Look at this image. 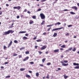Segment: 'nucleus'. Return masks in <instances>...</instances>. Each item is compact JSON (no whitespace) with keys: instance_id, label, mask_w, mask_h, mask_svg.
<instances>
[{"instance_id":"c03bdc74","label":"nucleus","mask_w":79,"mask_h":79,"mask_svg":"<svg viewBox=\"0 0 79 79\" xmlns=\"http://www.w3.org/2000/svg\"><path fill=\"white\" fill-rule=\"evenodd\" d=\"M72 26H73L72 25H69L68 26V27H71Z\"/></svg>"},{"instance_id":"f8f14e48","label":"nucleus","mask_w":79,"mask_h":79,"mask_svg":"<svg viewBox=\"0 0 79 79\" xmlns=\"http://www.w3.org/2000/svg\"><path fill=\"white\" fill-rule=\"evenodd\" d=\"M73 64L74 66H79V64L78 63H73Z\"/></svg>"},{"instance_id":"680f3d73","label":"nucleus","mask_w":79,"mask_h":79,"mask_svg":"<svg viewBox=\"0 0 79 79\" xmlns=\"http://www.w3.org/2000/svg\"><path fill=\"white\" fill-rule=\"evenodd\" d=\"M58 69L59 71H60V70H61V68H58Z\"/></svg>"},{"instance_id":"9b49d317","label":"nucleus","mask_w":79,"mask_h":79,"mask_svg":"<svg viewBox=\"0 0 79 79\" xmlns=\"http://www.w3.org/2000/svg\"><path fill=\"white\" fill-rule=\"evenodd\" d=\"M28 39V38H27V37L25 36H24L23 37V40H27V39Z\"/></svg>"},{"instance_id":"6e6552de","label":"nucleus","mask_w":79,"mask_h":79,"mask_svg":"<svg viewBox=\"0 0 79 79\" xmlns=\"http://www.w3.org/2000/svg\"><path fill=\"white\" fill-rule=\"evenodd\" d=\"M29 59V57L27 56L26 58L23 60V61H27V60Z\"/></svg>"},{"instance_id":"aec40b11","label":"nucleus","mask_w":79,"mask_h":79,"mask_svg":"<svg viewBox=\"0 0 79 79\" xmlns=\"http://www.w3.org/2000/svg\"><path fill=\"white\" fill-rule=\"evenodd\" d=\"M51 29H52V27H49L47 30V31H50V30H51Z\"/></svg>"},{"instance_id":"20e7f679","label":"nucleus","mask_w":79,"mask_h":79,"mask_svg":"<svg viewBox=\"0 0 79 79\" xmlns=\"http://www.w3.org/2000/svg\"><path fill=\"white\" fill-rule=\"evenodd\" d=\"M60 63H61L62 64V66H68L69 64L68 63H67V64L64 63V62H63V61H60Z\"/></svg>"},{"instance_id":"bb28decb","label":"nucleus","mask_w":79,"mask_h":79,"mask_svg":"<svg viewBox=\"0 0 79 79\" xmlns=\"http://www.w3.org/2000/svg\"><path fill=\"white\" fill-rule=\"evenodd\" d=\"M66 46H65V45H63L62 46H61V48H65Z\"/></svg>"},{"instance_id":"39448f33","label":"nucleus","mask_w":79,"mask_h":79,"mask_svg":"<svg viewBox=\"0 0 79 79\" xmlns=\"http://www.w3.org/2000/svg\"><path fill=\"white\" fill-rule=\"evenodd\" d=\"M72 8L73 10H77L78 8L76 6H73L72 7Z\"/></svg>"},{"instance_id":"09e8293b","label":"nucleus","mask_w":79,"mask_h":79,"mask_svg":"<svg viewBox=\"0 0 79 79\" xmlns=\"http://www.w3.org/2000/svg\"><path fill=\"white\" fill-rule=\"evenodd\" d=\"M27 12V9H25L23 11V12Z\"/></svg>"},{"instance_id":"de8ad7c7","label":"nucleus","mask_w":79,"mask_h":79,"mask_svg":"<svg viewBox=\"0 0 79 79\" xmlns=\"http://www.w3.org/2000/svg\"><path fill=\"white\" fill-rule=\"evenodd\" d=\"M37 47H38V46H35V49H37Z\"/></svg>"},{"instance_id":"3c124183","label":"nucleus","mask_w":79,"mask_h":79,"mask_svg":"<svg viewBox=\"0 0 79 79\" xmlns=\"http://www.w3.org/2000/svg\"><path fill=\"white\" fill-rule=\"evenodd\" d=\"M47 33L46 32H45L44 33H43V35H46Z\"/></svg>"},{"instance_id":"bf43d9fd","label":"nucleus","mask_w":79,"mask_h":79,"mask_svg":"<svg viewBox=\"0 0 79 79\" xmlns=\"http://www.w3.org/2000/svg\"><path fill=\"white\" fill-rule=\"evenodd\" d=\"M37 39V37H35V38H33V40H35Z\"/></svg>"},{"instance_id":"4d7b16f0","label":"nucleus","mask_w":79,"mask_h":79,"mask_svg":"<svg viewBox=\"0 0 79 79\" xmlns=\"http://www.w3.org/2000/svg\"><path fill=\"white\" fill-rule=\"evenodd\" d=\"M28 72H29V73H32V71H30V70H29L28 71Z\"/></svg>"},{"instance_id":"a211bd4d","label":"nucleus","mask_w":79,"mask_h":79,"mask_svg":"<svg viewBox=\"0 0 79 79\" xmlns=\"http://www.w3.org/2000/svg\"><path fill=\"white\" fill-rule=\"evenodd\" d=\"M44 23H45V21L43 20V21L42 23L41 24V25H44Z\"/></svg>"},{"instance_id":"0e129e2a","label":"nucleus","mask_w":79,"mask_h":79,"mask_svg":"<svg viewBox=\"0 0 79 79\" xmlns=\"http://www.w3.org/2000/svg\"><path fill=\"white\" fill-rule=\"evenodd\" d=\"M1 68H2V69H4V67H3V66H2L1 67Z\"/></svg>"},{"instance_id":"052dcab7","label":"nucleus","mask_w":79,"mask_h":79,"mask_svg":"<svg viewBox=\"0 0 79 79\" xmlns=\"http://www.w3.org/2000/svg\"><path fill=\"white\" fill-rule=\"evenodd\" d=\"M27 13H28V14H30L31 13V12L29 11H28L27 12Z\"/></svg>"},{"instance_id":"4c0bfd02","label":"nucleus","mask_w":79,"mask_h":79,"mask_svg":"<svg viewBox=\"0 0 79 79\" xmlns=\"http://www.w3.org/2000/svg\"><path fill=\"white\" fill-rule=\"evenodd\" d=\"M29 63H30L31 64H34V62H30Z\"/></svg>"},{"instance_id":"1a4fd4ad","label":"nucleus","mask_w":79,"mask_h":79,"mask_svg":"<svg viewBox=\"0 0 79 79\" xmlns=\"http://www.w3.org/2000/svg\"><path fill=\"white\" fill-rule=\"evenodd\" d=\"M59 49H57L54 50V53H56V52L58 53V52H59Z\"/></svg>"},{"instance_id":"79ce46f5","label":"nucleus","mask_w":79,"mask_h":79,"mask_svg":"<svg viewBox=\"0 0 79 79\" xmlns=\"http://www.w3.org/2000/svg\"><path fill=\"white\" fill-rule=\"evenodd\" d=\"M6 48V47L5 46H3V49L4 50H5Z\"/></svg>"},{"instance_id":"412c9836","label":"nucleus","mask_w":79,"mask_h":79,"mask_svg":"<svg viewBox=\"0 0 79 79\" xmlns=\"http://www.w3.org/2000/svg\"><path fill=\"white\" fill-rule=\"evenodd\" d=\"M32 18L33 19H36V16H35V15H33L32 17Z\"/></svg>"},{"instance_id":"e433bc0d","label":"nucleus","mask_w":79,"mask_h":79,"mask_svg":"<svg viewBox=\"0 0 79 79\" xmlns=\"http://www.w3.org/2000/svg\"><path fill=\"white\" fill-rule=\"evenodd\" d=\"M47 0H41L40 1L41 2H45V1H47Z\"/></svg>"},{"instance_id":"603ef678","label":"nucleus","mask_w":79,"mask_h":79,"mask_svg":"<svg viewBox=\"0 0 79 79\" xmlns=\"http://www.w3.org/2000/svg\"><path fill=\"white\" fill-rule=\"evenodd\" d=\"M41 9L40 8L38 10V11H41Z\"/></svg>"},{"instance_id":"ea45409f","label":"nucleus","mask_w":79,"mask_h":79,"mask_svg":"<svg viewBox=\"0 0 79 79\" xmlns=\"http://www.w3.org/2000/svg\"><path fill=\"white\" fill-rule=\"evenodd\" d=\"M72 49H73V48L71 47L69 48L68 49H69V51L71 50Z\"/></svg>"},{"instance_id":"b1692460","label":"nucleus","mask_w":79,"mask_h":79,"mask_svg":"<svg viewBox=\"0 0 79 79\" xmlns=\"http://www.w3.org/2000/svg\"><path fill=\"white\" fill-rule=\"evenodd\" d=\"M36 77H39V73H36Z\"/></svg>"},{"instance_id":"f03ea898","label":"nucleus","mask_w":79,"mask_h":79,"mask_svg":"<svg viewBox=\"0 0 79 79\" xmlns=\"http://www.w3.org/2000/svg\"><path fill=\"white\" fill-rule=\"evenodd\" d=\"M64 29V27H61L60 28H54L52 30V32H53V31H58V30H60V29Z\"/></svg>"},{"instance_id":"2f4dec72","label":"nucleus","mask_w":79,"mask_h":79,"mask_svg":"<svg viewBox=\"0 0 79 79\" xmlns=\"http://www.w3.org/2000/svg\"><path fill=\"white\" fill-rule=\"evenodd\" d=\"M25 54H29V51L25 52Z\"/></svg>"},{"instance_id":"e2e57ef3","label":"nucleus","mask_w":79,"mask_h":79,"mask_svg":"<svg viewBox=\"0 0 79 79\" xmlns=\"http://www.w3.org/2000/svg\"><path fill=\"white\" fill-rule=\"evenodd\" d=\"M2 14V11H0V15H1Z\"/></svg>"},{"instance_id":"423d86ee","label":"nucleus","mask_w":79,"mask_h":79,"mask_svg":"<svg viewBox=\"0 0 79 79\" xmlns=\"http://www.w3.org/2000/svg\"><path fill=\"white\" fill-rule=\"evenodd\" d=\"M12 41L11 40L10 41V43L9 44V45L8 46V48H9V47H10L11 46V44H12Z\"/></svg>"},{"instance_id":"69168bd1","label":"nucleus","mask_w":79,"mask_h":79,"mask_svg":"<svg viewBox=\"0 0 79 79\" xmlns=\"http://www.w3.org/2000/svg\"><path fill=\"white\" fill-rule=\"evenodd\" d=\"M55 3H56V1H55L53 2V5H54V4H55Z\"/></svg>"},{"instance_id":"f704fd0d","label":"nucleus","mask_w":79,"mask_h":79,"mask_svg":"<svg viewBox=\"0 0 79 79\" xmlns=\"http://www.w3.org/2000/svg\"><path fill=\"white\" fill-rule=\"evenodd\" d=\"M50 77H49V75H48L46 77V78H47V79H49Z\"/></svg>"},{"instance_id":"c85d7f7f","label":"nucleus","mask_w":79,"mask_h":79,"mask_svg":"<svg viewBox=\"0 0 79 79\" xmlns=\"http://www.w3.org/2000/svg\"><path fill=\"white\" fill-rule=\"evenodd\" d=\"M18 54L15 53L13 55V56H17Z\"/></svg>"},{"instance_id":"4468645a","label":"nucleus","mask_w":79,"mask_h":79,"mask_svg":"<svg viewBox=\"0 0 79 79\" xmlns=\"http://www.w3.org/2000/svg\"><path fill=\"white\" fill-rule=\"evenodd\" d=\"M63 76L64 78V79H67V78H68V76H66V75L65 74H64V75H63Z\"/></svg>"},{"instance_id":"6ab92c4d","label":"nucleus","mask_w":79,"mask_h":79,"mask_svg":"<svg viewBox=\"0 0 79 79\" xmlns=\"http://www.w3.org/2000/svg\"><path fill=\"white\" fill-rule=\"evenodd\" d=\"M46 60V58H44V59H43L42 60V62H43V63H44V61H45V60Z\"/></svg>"},{"instance_id":"c756f323","label":"nucleus","mask_w":79,"mask_h":79,"mask_svg":"<svg viewBox=\"0 0 79 79\" xmlns=\"http://www.w3.org/2000/svg\"><path fill=\"white\" fill-rule=\"evenodd\" d=\"M42 41V40H36V42H41Z\"/></svg>"},{"instance_id":"cd10ccee","label":"nucleus","mask_w":79,"mask_h":79,"mask_svg":"<svg viewBox=\"0 0 79 79\" xmlns=\"http://www.w3.org/2000/svg\"><path fill=\"white\" fill-rule=\"evenodd\" d=\"M76 50V49L74 47L73 49L72 50V51H73V52H75Z\"/></svg>"},{"instance_id":"774afa93","label":"nucleus","mask_w":79,"mask_h":79,"mask_svg":"<svg viewBox=\"0 0 79 79\" xmlns=\"http://www.w3.org/2000/svg\"><path fill=\"white\" fill-rule=\"evenodd\" d=\"M77 5L78 6H79V3H77Z\"/></svg>"},{"instance_id":"c9c22d12","label":"nucleus","mask_w":79,"mask_h":79,"mask_svg":"<svg viewBox=\"0 0 79 79\" xmlns=\"http://www.w3.org/2000/svg\"><path fill=\"white\" fill-rule=\"evenodd\" d=\"M64 62L65 63H66L68 62V60H64Z\"/></svg>"},{"instance_id":"393cba45","label":"nucleus","mask_w":79,"mask_h":79,"mask_svg":"<svg viewBox=\"0 0 79 79\" xmlns=\"http://www.w3.org/2000/svg\"><path fill=\"white\" fill-rule=\"evenodd\" d=\"M17 10H19L20 9H21V7H20V6H17Z\"/></svg>"},{"instance_id":"a878e982","label":"nucleus","mask_w":79,"mask_h":79,"mask_svg":"<svg viewBox=\"0 0 79 79\" xmlns=\"http://www.w3.org/2000/svg\"><path fill=\"white\" fill-rule=\"evenodd\" d=\"M24 70H25V68H21L20 69V71H24Z\"/></svg>"},{"instance_id":"a18cd8bd","label":"nucleus","mask_w":79,"mask_h":79,"mask_svg":"<svg viewBox=\"0 0 79 79\" xmlns=\"http://www.w3.org/2000/svg\"><path fill=\"white\" fill-rule=\"evenodd\" d=\"M10 77V76H8L6 77H5L6 78H9Z\"/></svg>"},{"instance_id":"4be33fe9","label":"nucleus","mask_w":79,"mask_h":79,"mask_svg":"<svg viewBox=\"0 0 79 79\" xmlns=\"http://www.w3.org/2000/svg\"><path fill=\"white\" fill-rule=\"evenodd\" d=\"M26 77H31V76H30V75L27 74L26 75Z\"/></svg>"},{"instance_id":"dca6fc26","label":"nucleus","mask_w":79,"mask_h":79,"mask_svg":"<svg viewBox=\"0 0 79 79\" xmlns=\"http://www.w3.org/2000/svg\"><path fill=\"white\" fill-rule=\"evenodd\" d=\"M53 26V24H52L51 25H47V27H51V26Z\"/></svg>"},{"instance_id":"13d9d810","label":"nucleus","mask_w":79,"mask_h":79,"mask_svg":"<svg viewBox=\"0 0 79 79\" xmlns=\"http://www.w3.org/2000/svg\"><path fill=\"white\" fill-rule=\"evenodd\" d=\"M8 62H6L4 63L5 64H8Z\"/></svg>"},{"instance_id":"2eb2a0df","label":"nucleus","mask_w":79,"mask_h":79,"mask_svg":"<svg viewBox=\"0 0 79 79\" xmlns=\"http://www.w3.org/2000/svg\"><path fill=\"white\" fill-rule=\"evenodd\" d=\"M57 35V33H54L53 35V37H55Z\"/></svg>"},{"instance_id":"f257e3e1","label":"nucleus","mask_w":79,"mask_h":79,"mask_svg":"<svg viewBox=\"0 0 79 79\" xmlns=\"http://www.w3.org/2000/svg\"><path fill=\"white\" fill-rule=\"evenodd\" d=\"M14 32V31H12V30H8L7 31H5L4 32V33L3 34V35H8V34H9L11 33V34H12Z\"/></svg>"},{"instance_id":"9d476101","label":"nucleus","mask_w":79,"mask_h":79,"mask_svg":"<svg viewBox=\"0 0 79 79\" xmlns=\"http://www.w3.org/2000/svg\"><path fill=\"white\" fill-rule=\"evenodd\" d=\"M26 33V31H20L19 32V34H23L24 33Z\"/></svg>"},{"instance_id":"473e14b6","label":"nucleus","mask_w":79,"mask_h":79,"mask_svg":"<svg viewBox=\"0 0 79 79\" xmlns=\"http://www.w3.org/2000/svg\"><path fill=\"white\" fill-rule=\"evenodd\" d=\"M25 48L24 47H22L20 48V50H23V49H24Z\"/></svg>"},{"instance_id":"6e6d98bb","label":"nucleus","mask_w":79,"mask_h":79,"mask_svg":"<svg viewBox=\"0 0 79 79\" xmlns=\"http://www.w3.org/2000/svg\"><path fill=\"white\" fill-rule=\"evenodd\" d=\"M14 9H17V6H15L13 7Z\"/></svg>"},{"instance_id":"a19ab883","label":"nucleus","mask_w":79,"mask_h":79,"mask_svg":"<svg viewBox=\"0 0 79 79\" xmlns=\"http://www.w3.org/2000/svg\"><path fill=\"white\" fill-rule=\"evenodd\" d=\"M38 52L39 53L40 55H41V54H42V52L41 51H39Z\"/></svg>"},{"instance_id":"5fc2aeb1","label":"nucleus","mask_w":79,"mask_h":79,"mask_svg":"<svg viewBox=\"0 0 79 79\" xmlns=\"http://www.w3.org/2000/svg\"><path fill=\"white\" fill-rule=\"evenodd\" d=\"M17 19H19V16L18 15L17 16Z\"/></svg>"},{"instance_id":"f3484780","label":"nucleus","mask_w":79,"mask_h":79,"mask_svg":"<svg viewBox=\"0 0 79 79\" xmlns=\"http://www.w3.org/2000/svg\"><path fill=\"white\" fill-rule=\"evenodd\" d=\"M70 14H71L72 15H75L76 13L73 12V11H71L70 12Z\"/></svg>"},{"instance_id":"5701e85b","label":"nucleus","mask_w":79,"mask_h":79,"mask_svg":"<svg viewBox=\"0 0 79 79\" xmlns=\"http://www.w3.org/2000/svg\"><path fill=\"white\" fill-rule=\"evenodd\" d=\"M75 69H79V66H77L74 67Z\"/></svg>"},{"instance_id":"864d4df0","label":"nucleus","mask_w":79,"mask_h":79,"mask_svg":"<svg viewBox=\"0 0 79 79\" xmlns=\"http://www.w3.org/2000/svg\"><path fill=\"white\" fill-rule=\"evenodd\" d=\"M40 66H42V67L44 66V65H43L42 64H40Z\"/></svg>"},{"instance_id":"338daca9","label":"nucleus","mask_w":79,"mask_h":79,"mask_svg":"<svg viewBox=\"0 0 79 79\" xmlns=\"http://www.w3.org/2000/svg\"><path fill=\"white\" fill-rule=\"evenodd\" d=\"M23 15H20V17H21V18H23Z\"/></svg>"},{"instance_id":"ddd939ff","label":"nucleus","mask_w":79,"mask_h":79,"mask_svg":"<svg viewBox=\"0 0 79 79\" xmlns=\"http://www.w3.org/2000/svg\"><path fill=\"white\" fill-rule=\"evenodd\" d=\"M30 22H29L30 24H33V23H34V21H32V20H30Z\"/></svg>"},{"instance_id":"0eeeda50","label":"nucleus","mask_w":79,"mask_h":79,"mask_svg":"<svg viewBox=\"0 0 79 79\" xmlns=\"http://www.w3.org/2000/svg\"><path fill=\"white\" fill-rule=\"evenodd\" d=\"M46 47L45 46H43L41 48V49L42 50H44L45 49V48H46Z\"/></svg>"},{"instance_id":"7ed1b4c3","label":"nucleus","mask_w":79,"mask_h":79,"mask_svg":"<svg viewBox=\"0 0 79 79\" xmlns=\"http://www.w3.org/2000/svg\"><path fill=\"white\" fill-rule=\"evenodd\" d=\"M40 16L42 19H44L45 18V16L44 14L41 13V14H40Z\"/></svg>"},{"instance_id":"7c9ffc66","label":"nucleus","mask_w":79,"mask_h":79,"mask_svg":"<svg viewBox=\"0 0 79 79\" xmlns=\"http://www.w3.org/2000/svg\"><path fill=\"white\" fill-rule=\"evenodd\" d=\"M51 64V63L48 62L47 64V65L48 66H49V65H50Z\"/></svg>"},{"instance_id":"72a5a7b5","label":"nucleus","mask_w":79,"mask_h":79,"mask_svg":"<svg viewBox=\"0 0 79 79\" xmlns=\"http://www.w3.org/2000/svg\"><path fill=\"white\" fill-rule=\"evenodd\" d=\"M14 43H15V44H18V41L16 40H15L14 41Z\"/></svg>"},{"instance_id":"58836bf2","label":"nucleus","mask_w":79,"mask_h":79,"mask_svg":"<svg viewBox=\"0 0 79 79\" xmlns=\"http://www.w3.org/2000/svg\"><path fill=\"white\" fill-rule=\"evenodd\" d=\"M22 58V55H20L19 56V58Z\"/></svg>"},{"instance_id":"37998d69","label":"nucleus","mask_w":79,"mask_h":79,"mask_svg":"<svg viewBox=\"0 0 79 79\" xmlns=\"http://www.w3.org/2000/svg\"><path fill=\"white\" fill-rule=\"evenodd\" d=\"M63 11H69V10L68 9H65L63 10Z\"/></svg>"},{"instance_id":"8fccbe9b","label":"nucleus","mask_w":79,"mask_h":79,"mask_svg":"<svg viewBox=\"0 0 79 79\" xmlns=\"http://www.w3.org/2000/svg\"><path fill=\"white\" fill-rule=\"evenodd\" d=\"M66 36H68V35H69V33H67L66 34Z\"/></svg>"},{"instance_id":"49530a36","label":"nucleus","mask_w":79,"mask_h":79,"mask_svg":"<svg viewBox=\"0 0 79 79\" xmlns=\"http://www.w3.org/2000/svg\"><path fill=\"white\" fill-rule=\"evenodd\" d=\"M57 25H60V24H61V23L60 22H57Z\"/></svg>"}]
</instances>
